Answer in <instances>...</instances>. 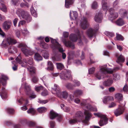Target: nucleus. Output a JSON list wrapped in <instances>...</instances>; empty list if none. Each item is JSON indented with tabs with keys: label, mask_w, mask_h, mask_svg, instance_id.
<instances>
[{
	"label": "nucleus",
	"mask_w": 128,
	"mask_h": 128,
	"mask_svg": "<svg viewBox=\"0 0 128 128\" xmlns=\"http://www.w3.org/2000/svg\"><path fill=\"white\" fill-rule=\"evenodd\" d=\"M106 66L105 65L104 67L101 68L100 71L96 73V76L98 79H101L102 77V76L103 78H104L105 77L103 76L104 74H105L106 76L108 77L107 75L106 74H112L113 73V71L111 69L106 68Z\"/></svg>",
	"instance_id": "nucleus-1"
},
{
	"label": "nucleus",
	"mask_w": 128,
	"mask_h": 128,
	"mask_svg": "<svg viewBox=\"0 0 128 128\" xmlns=\"http://www.w3.org/2000/svg\"><path fill=\"white\" fill-rule=\"evenodd\" d=\"M51 88L52 91L55 92L57 96L61 98H66L68 97V92L66 91L63 92H61L59 86L55 84L53 87H50L49 88Z\"/></svg>",
	"instance_id": "nucleus-2"
},
{
	"label": "nucleus",
	"mask_w": 128,
	"mask_h": 128,
	"mask_svg": "<svg viewBox=\"0 0 128 128\" xmlns=\"http://www.w3.org/2000/svg\"><path fill=\"white\" fill-rule=\"evenodd\" d=\"M83 117L81 112H78L76 113L74 118L70 120L69 121V123L70 124H74L76 122L78 121L79 122L82 120Z\"/></svg>",
	"instance_id": "nucleus-3"
},
{
	"label": "nucleus",
	"mask_w": 128,
	"mask_h": 128,
	"mask_svg": "<svg viewBox=\"0 0 128 128\" xmlns=\"http://www.w3.org/2000/svg\"><path fill=\"white\" fill-rule=\"evenodd\" d=\"M94 114L100 118L98 123L100 126H102L108 123V119L105 115L100 113H95Z\"/></svg>",
	"instance_id": "nucleus-4"
},
{
	"label": "nucleus",
	"mask_w": 128,
	"mask_h": 128,
	"mask_svg": "<svg viewBox=\"0 0 128 128\" xmlns=\"http://www.w3.org/2000/svg\"><path fill=\"white\" fill-rule=\"evenodd\" d=\"M123 104H121L120 102V105H118V108L114 110V113L115 115L117 116L122 114L124 112V106H125V103L124 102L122 101Z\"/></svg>",
	"instance_id": "nucleus-5"
},
{
	"label": "nucleus",
	"mask_w": 128,
	"mask_h": 128,
	"mask_svg": "<svg viewBox=\"0 0 128 128\" xmlns=\"http://www.w3.org/2000/svg\"><path fill=\"white\" fill-rule=\"evenodd\" d=\"M86 100H84L83 102H81L80 105L84 107V108H86L88 110L96 112L97 109L95 107H92L90 104L86 102Z\"/></svg>",
	"instance_id": "nucleus-6"
},
{
	"label": "nucleus",
	"mask_w": 128,
	"mask_h": 128,
	"mask_svg": "<svg viewBox=\"0 0 128 128\" xmlns=\"http://www.w3.org/2000/svg\"><path fill=\"white\" fill-rule=\"evenodd\" d=\"M60 76L62 79H68L72 78L71 72L67 70H64L60 73Z\"/></svg>",
	"instance_id": "nucleus-7"
},
{
	"label": "nucleus",
	"mask_w": 128,
	"mask_h": 128,
	"mask_svg": "<svg viewBox=\"0 0 128 128\" xmlns=\"http://www.w3.org/2000/svg\"><path fill=\"white\" fill-rule=\"evenodd\" d=\"M94 30L92 28H90L86 32V34L90 38H92L94 35L95 33V32L98 29V24H96V27H94Z\"/></svg>",
	"instance_id": "nucleus-8"
},
{
	"label": "nucleus",
	"mask_w": 128,
	"mask_h": 128,
	"mask_svg": "<svg viewBox=\"0 0 128 128\" xmlns=\"http://www.w3.org/2000/svg\"><path fill=\"white\" fill-rule=\"evenodd\" d=\"M25 88L26 90V94L29 96V98L30 99L34 98L36 97V95L34 92L31 90L30 86V85H26V84Z\"/></svg>",
	"instance_id": "nucleus-9"
},
{
	"label": "nucleus",
	"mask_w": 128,
	"mask_h": 128,
	"mask_svg": "<svg viewBox=\"0 0 128 128\" xmlns=\"http://www.w3.org/2000/svg\"><path fill=\"white\" fill-rule=\"evenodd\" d=\"M84 114L85 116V119L82 120V122L87 125L89 121L90 120L92 116L91 114L88 112L87 110H85L84 112Z\"/></svg>",
	"instance_id": "nucleus-10"
},
{
	"label": "nucleus",
	"mask_w": 128,
	"mask_h": 128,
	"mask_svg": "<svg viewBox=\"0 0 128 128\" xmlns=\"http://www.w3.org/2000/svg\"><path fill=\"white\" fill-rule=\"evenodd\" d=\"M82 17L80 24L81 27L84 30L89 26V24L85 16H82Z\"/></svg>",
	"instance_id": "nucleus-11"
},
{
	"label": "nucleus",
	"mask_w": 128,
	"mask_h": 128,
	"mask_svg": "<svg viewBox=\"0 0 128 128\" xmlns=\"http://www.w3.org/2000/svg\"><path fill=\"white\" fill-rule=\"evenodd\" d=\"M16 14L18 16H29L28 12L21 9H17Z\"/></svg>",
	"instance_id": "nucleus-12"
},
{
	"label": "nucleus",
	"mask_w": 128,
	"mask_h": 128,
	"mask_svg": "<svg viewBox=\"0 0 128 128\" xmlns=\"http://www.w3.org/2000/svg\"><path fill=\"white\" fill-rule=\"evenodd\" d=\"M21 50L24 54L26 56H31L34 53V52L32 50H28L24 48H22Z\"/></svg>",
	"instance_id": "nucleus-13"
},
{
	"label": "nucleus",
	"mask_w": 128,
	"mask_h": 128,
	"mask_svg": "<svg viewBox=\"0 0 128 128\" xmlns=\"http://www.w3.org/2000/svg\"><path fill=\"white\" fill-rule=\"evenodd\" d=\"M1 77L0 78V82L3 86L6 85V80L8 79V77L6 75L4 74H2Z\"/></svg>",
	"instance_id": "nucleus-14"
},
{
	"label": "nucleus",
	"mask_w": 128,
	"mask_h": 128,
	"mask_svg": "<svg viewBox=\"0 0 128 128\" xmlns=\"http://www.w3.org/2000/svg\"><path fill=\"white\" fill-rule=\"evenodd\" d=\"M62 41L65 46L67 47H70L72 49L74 48V44L68 40L64 39Z\"/></svg>",
	"instance_id": "nucleus-15"
},
{
	"label": "nucleus",
	"mask_w": 128,
	"mask_h": 128,
	"mask_svg": "<svg viewBox=\"0 0 128 128\" xmlns=\"http://www.w3.org/2000/svg\"><path fill=\"white\" fill-rule=\"evenodd\" d=\"M12 24L11 21H5L3 24V28L5 30H8L10 28Z\"/></svg>",
	"instance_id": "nucleus-16"
},
{
	"label": "nucleus",
	"mask_w": 128,
	"mask_h": 128,
	"mask_svg": "<svg viewBox=\"0 0 128 128\" xmlns=\"http://www.w3.org/2000/svg\"><path fill=\"white\" fill-rule=\"evenodd\" d=\"M21 55L20 54L16 58V62L21 64V66L23 67H27V65L25 64L22 62V60Z\"/></svg>",
	"instance_id": "nucleus-17"
},
{
	"label": "nucleus",
	"mask_w": 128,
	"mask_h": 128,
	"mask_svg": "<svg viewBox=\"0 0 128 128\" xmlns=\"http://www.w3.org/2000/svg\"><path fill=\"white\" fill-rule=\"evenodd\" d=\"M8 50L10 53H14L18 52L17 48L13 46H11L9 47L8 49Z\"/></svg>",
	"instance_id": "nucleus-18"
},
{
	"label": "nucleus",
	"mask_w": 128,
	"mask_h": 128,
	"mask_svg": "<svg viewBox=\"0 0 128 128\" xmlns=\"http://www.w3.org/2000/svg\"><path fill=\"white\" fill-rule=\"evenodd\" d=\"M28 66L27 65V69L28 70L30 73L32 75L33 74L34 75L36 74V69L35 67L33 66H29L28 67Z\"/></svg>",
	"instance_id": "nucleus-19"
},
{
	"label": "nucleus",
	"mask_w": 128,
	"mask_h": 128,
	"mask_svg": "<svg viewBox=\"0 0 128 128\" xmlns=\"http://www.w3.org/2000/svg\"><path fill=\"white\" fill-rule=\"evenodd\" d=\"M112 82L113 81L112 78H110L107 80L104 81L103 83V84L106 86H109L112 84Z\"/></svg>",
	"instance_id": "nucleus-20"
},
{
	"label": "nucleus",
	"mask_w": 128,
	"mask_h": 128,
	"mask_svg": "<svg viewBox=\"0 0 128 128\" xmlns=\"http://www.w3.org/2000/svg\"><path fill=\"white\" fill-rule=\"evenodd\" d=\"M114 98L112 96H106L102 99V101L104 104H106L107 102L110 100H113Z\"/></svg>",
	"instance_id": "nucleus-21"
},
{
	"label": "nucleus",
	"mask_w": 128,
	"mask_h": 128,
	"mask_svg": "<svg viewBox=\"0 0 128 128\" xmlns=\"http://www.w3.org/2000/svg\"><path fill=\"white\" fill-rule=\"evenodd\" d=\"M58 115V114L54 112L53 110H51L50 112V118L53 120Z\"/></svg>",
	"instance_id": "nucleus-22"
},
{
	"label": "nucleus",
	"mask_w": 128,
	"mask_h": 128,
	"mask_svg": "<svg viewBox=\"0 0 128 128\" xmlns=\"http://www.w3.org/2000/svg\"><path fill=\"white\" fill-rule=\"evenodd\" d=\"M124 60L125 59L124 58V56L122 54H121L118 57L117 60H116V61L121 66L122 65L121 62H124Z\"/></svg>",
	"instance_id": "nucleus-23"
},
{
	"label": "nucleus",
	"mask_w": 128,
	"mask_h": 128,
	"mask_svg": "<svg viewBox=\"0 0 128 128\" xmlns=\"http://www.w3.org/2000/svg\"><path fill=\"white\" fill-rule=\"evenodd\" d=\"M115 22L117 25L119 26H122L125 24L124 20L121 18H119Z\"/></svg>",
	"instance_id": "nucleus-24"
},
{
	"label": "nucleus",
	"mask_w": 128,
	"mask_h": 128,
	"mask_svg": "<svg viewBox=\"0 0 128 128\" xmlns=\"http://www.w3.org/2000/svg\"><path fill=\"white\" fill-rule=\"evenodd\" d=\"M9 45V42L8 41L7 38L6 40H4L2 41L0 46L2 48H7Z\"/></svg>",
	"instance_id": "nucleus-25"
},
{
	"label": "nucleus",
	"mask_w": 128,
	"mask_h": 128,
	"mask_svg": "<svg viewBox=\"0 0 128 128\" xmlns=\"http://www.w3.org/2000/svg\"><path fill=\"white\" fill-rule=\"evenodd\" d=\"M107 0H102L101 4L102 5V8L104 10H107L108 6L107 5Z\"/></svg>",
	"instance_id": "nucleus-26"
},
{
	"label": "nucleus",
	"mask_w": 128,
	"mask_h": 128,
	"mask_svg": "<svg viewBox=\"0 0 128 128\" xmlns=\"http://www.w3.org/2000/svg\"><path fill=\"white\" fill-rule=\"evenodd\" d=\"M23 61L26 64L28 63L30 65H32L33 64V60L32 58L30 57L27 60L26 59H24Z\"/></svg>",
	"instance_id": "nucleus-27"
},
{
	"label": "nucleus",
	"mask_w": 128,
	"mask_h": 128,
	"mask_svg": "<svg viewBox=\"0 0 128 128\" xmlns=\"http://www.w3.org/2000/svg\"><path fill=\"white\" fill-rule=\"evenodd\" d=\"M74 0H65V6L66 8H69L73 3Z\"/></svg>",
	"instance_id": "nucleus-28"
},
{
	"label": "nucleus",
	"mask_w": 128,
	"mask_h": 128,
	"mask_svg": "<svg viewBox=\"0 0 128 128\" xmlns=\"http://www.w3.org/2000/svg\"><path fill=\"white\" fill-rule=\"evenodd\" d=\"M70 40L73 42H76L78 39L77 36L75 34H71L69 36Z\"/></svg>",
	"instance_id": "nucleus-29"
},
{
	"label": "nucleus",
	"mask_w": 128,
	"mask_h": 128,
	"mask_svg": "<svg viewBox=\"0 0 128 128\" xmlns=\"http://www.w3.org/2000/svg\"><path fill=\"white\" fill-rule=\"evenodd\" d=\"M119 13L120 15L126 16L128 15V12L126 10L122 9L119 10Z\"/></svg>",
	"instance_id": "nucleus-30"
},
{
	"label": "nucleus",
	"mask_w": 128,
	"mask_h": 128,
	"mask_svg": "<svg viewBox=\"0 0 128 128\" xmlns=\"http://www.w3.org/2000/svg\"><path fill=\"white\" fill-rule=\"evenodd\" d=\"M40 46L43 48L44 49H47L48 48V45L44 41H40Z\"/></svg>",
	"instance_id": "nucleus-31"
},
{
	"label": "nucleus",
	"mask_w": 128,
	"mask_h": 128,
	"mask_svg": "<svg viewBox=\"0 0 128 128\" xmlns=\"http://www.w3.org/2000/svg\"><path fill=\"white\" fill-rule=\"evenodd\" d=\"M8 41L9 42L10 44H14L17 43V41L14 39L12 38H7Z\"/></svg>",
	"instance_id": "nucleus-32"
},
{
	"label": "nucleus",
	"mask_w": 128,
	"mask_h": 128,
	"mask_svg": "<svg viewBox=\"0 0 128 128\" xmlns=\"http://www.w3.org/2000/svg\"><path fill=\"white\" fill-rule=\"evenodd\" d=\"M47 62L48 69L51 70H52L54 69V66L52 62L51 61H48Z\"/></svg>",
	"instance_id": "nucleus-33"
},
{
	"label": "nucleus",
	"mask_w": 128,
	"mask_h": 128,
	"mask_svg": "<svg viewBox=\"0 0 128 128\" xmlns=\"http://www.w3.org/2000/svg\"><path fill=\"white\" fill-rule=\"evenodd\" d=\"M34 59L37 61L41 60H42V57L38 53H36L34 54Z\"/></svg>",
	"instance_id": "nucleus-34"
},
{
	"label": "nucleus",
	"mask_w": 128,
	"mask_h": 128,
	"mask_svg": "<svg viewBox=\"0 0 128 128\" xmlns=\"http://www.w3.org/2000/svg\"><path fill=\"white\" fill-rule=\"evenodd\" d=\"M12 68L13 70L14 71L18 69V64L15 61H12Z\"/></svg>",
	"instance_id": "nucleus-35"
},
{
	"label": "nucleus",
	"mask_w": 128,
	"mask_h": 128,
	"mask_svg": "<svg viewBox=\"0 0 128 128\" xmlns=\"http://www.w3.org/2000/svg\"><path fill=\"white\" fill-rule=\"evenodd\" d=\"M0 9L4 12H6L7 10V8L3 2L0 3Z\"/></svg>",
	"instance_id": "nucleus-36"
},
{
	"label": "nucleus",
	"mask_w": 128,
	"mask_h": 128,
	"mask_svg": "<svg viewBox=\"0 0 128 128\" xmlns=\"http://www.w3.org/2000/svg\"><path fill=\"white\" fill-rule=\"evenodd\" d=\"M30 9L31 14L32 16H36L37 15L36 12L34 9L33 6L31 7Z\"/></svg>",
	"instance_id": "nucleus-37"
},
{
	"label": "nucleus",
	"mask_w": 128,
	"mask_h": 128,
	"mask_svg": "<svg viewBox=\"0 0 128 128\" xmlns=\"http://www.w3.org/2000/svg\"><path fill=\"white\" fill-rule=\"evenodd\" d=\"M109 12L111 15L113 16H118V13L114 12V10L112 8H111L109 9Z\"/></svg>",
	"instance_id": "nucleus-38"
},
{
	"label": "nucleus",
	"mask_w": 128,
	"mask_h": 128,
	"mask_svg": "<svg viewBox=\"0 0 128 128\" xmlns=\"http://www.w3.org/2000/svg\"><path fill=\"white\" fill-rule=\"evenodd\" d=\"M116 35V38L117 40L123 41L124 40V38L121 35L117 33Z\"/></svg>",
	"instance_id": "nucleus-39"
},
{
	"label": "nucleus",
	"mask_w": 128,
	"mask_h": 128,
	"mask_svg": "<svg viewBox=\"0 0 128 128\" xmlns=\"http://www.w3.org/2000/svg\"><path fill=\"white\" fill-rule=\"evenodd\" d=\"M20 0H11V4L14 6L18 5L20 3Z\"/></svg>",
	"instance_id": "nucleus-40"
},
{
	"label": "nucleus",
	"mask_w": 128,
	"mask_h": 128,
	"mask_svg": "<svg viewBox=\"0 0 128 128\" xmlns=\"http://www.w3.org/2000/svg\"><path fill=\"white\" fill-rule=\"evenodd\" d=\"M115 98L116 99L119 101H121L122 99L123 96L121 94L117 93L116 94Z\"/></svg>",
	"instance_id": "nucleus-41"
},
{
	"label": "nucleus",
	"mask_w": 128,
	"mask_h": 128,
	"mask_svg": "<svg viewBox=\"0 0 128 128\" xmlns=\"http://www.w3.org/2000/svg\"><path fill=\"white\" fill-rule=\"evenodd\" d=\"M46 108L45 107H42L38 108L37 110L39 112L43 113L46 112Z\"/></svg>",
	"instance_id": "nucleus-42"
},
{
	"label": "nucleus",
	"mask_w": 128,
	"mask_h": 128,
	"mask_svg": "<svg viewBox=\"0 0 128 128\" xmlns=\"http://www.w3.org/2000/svg\"><path fill=\"white\" fill-rule=\"evenodd\" d=\"M27 112L28 114H31L34 115L35 114L36 111L33 108H30L27 111Z\"/></svg>",
	"instance_id": "nucleus-43"
},
{
	"label": "nucleus",
	"mask_w": 128,
	"mask_h": 128,
	"mask_svg": "<svg viewBox=\"0 0 128 128\" xmlns=\"http://www.w3.org/2000/svg\"><path fill=\"white\" fill-rule=\"evenodd\" d=\"M20 6L21 8H25V7H26L27 8H28L30 7V5L26 2H25V3L22 2L20 4Z\"/></svg>",
	"instance_id": "nucleus-44"
},
{
	"label": "nucleus",
	"mask_w": 128,
	"mask_h": 128,
	"mask_svg": "<svg viewBox=\"0 0 128 128\" xmlns=\"http://www.w3.org/2000/svg\"><path fill=\"white\" fill-rule=\"evenodd\" d=\"M50 40L51 43L53 44L55 48L59 44L58 42L55 39H53V38H51Z\"/></svg>",
	"instance_id": "nucleus-45"
},
{
	"label": "nucleus",
	"mask_w": 128,
	"mask_h": 128,
	"mask_svg": "<svg viewBox=\"0 0 128 128\" xmlns=\"http://www.w3.org/2000/svg\"><path fill=\"white\" fill-rule=\"evenodd\" d=\"M55 48L58 49L59 52L62 53L64 51L63 48L61 47V45L59 44Z\"/></svg>",
	"instance_id": "nucleus-46"
},
{
	"label": "nucleus",
	"mask_w": 128,
	"mask_h": 128,
	"mask_svg": "<svg viewBox=\"0 0 128 128\" xmlns=\"http://www.w3.org/2000/svg\"><path fill=\"white\" fill-rule=\"evenodd\" d=\"M102 18V16H94L95 21L97 22L100 23Z\"/></svg>",
	"instance_id": "nucleus-47"
},
{
	"label": "nucleus",
	"mask_w": 128,
	"mask_h": 128,
	"mask_svg": "<svg viewBox=\"0 0 128 128\" xmlns=\"http://www.w3.org/2000/svg\"><path fill=\"white\" fill-rule=\"evenodd\" d=\"M69 97L71 100H74V102L76 103H79L80 102V100L78 98H76L74 100V98H74L73 96H72L71 95H70Z\"/></svg>",
	"instance_id": "nucleus-48"
},
{
	"label": "nucleus",
	"mask_w": 128,
	"mask_h": 128,
	"mask_svg": "<svg viewBox=\"0 0 128 128\" xmlns=\"http://www.w3.org/2000/svg\"><path fill=\"white\" fill-rule=\"evenodd\" d=\"M119 1V0H116L114 2L113 7L114 9L116 10L119 8V7L117 5Z\"/></svg>",
	"instance_id": "nucleus-49"
},
{
	"label": "nucleus",
	"mask_w": 128,
	"mask_h": 128,
	"mask_svg": "<svg viewBox=\"0 0 128 128\" xmlns=\"http://www.w3.org/2000/svg\"><path fill=\"white\" fill-rule=\"evenodd\" d=\"M56 65L57 68L60 70H62L64 68V65L61 63H56Z\"/></svg>",
	"instance_id": "nucleus-50"
},
{
	"label": "nucleus",
	"mask_w": 128,
	"mask_h": 128,
	"mask_svg": "<svg viewBox=\"0 0 128 128\" xmlns=\"http://www.w3.org/2000/svg\"><path fill=\"white\" fill-rule=\"evenodd\" d=\"M69 56H68V60H70L72 58L71 56L73 57L74 55V52L73 51H70L68 53Z\"/></svg>",
	"instance_id": "nucleus-51"
},
{
	"label": "nucleus",
	"mask_w": 128,
	"mask_h": 128,
	"mask_svg": "<svg viewBox=\"0 0 128 128\" xmlns=\"http://www.w3.org/2000/svg\"><path fill=\"white\" fill-rule=\"evenodd\" d=\"M82 94V90H76L74 92V94L76 95H80Z\"/></svg>",
	"instance_id": "nucleus-52"
},
{
	"label": "nucleus",
	"mask_w": 128,
	"mask_h": 128,
	"mask_svg": "<svg viewBox=\"0 0 128 128\" xmlns=\"http://www.w3.org/2000/svg\"><path fill=\"white\" fill-rule=\"evenodd\" d=\"M6 111L9 114H12L14 112V110L11 108H8L6 109Z\"/></svg>",
	"instance_id": "nucleus-53"
},
{
	"label": "nucleus",
	"mask_w": 128,
	"mask_h": 128,
	"mask_svg": "<svg viewBox=\"0 0 128 128\" xmlns=\"http://www.w3.org/2000/svg\"><path fill=\"white\" fill-rule=\"evenodd\" d=\"M104 34L107 36H108L109 37H112L114 36V34L113 33L107 31L104 32Z\"/></svg>",
	"instance_id": "nucleus-54"
},
{
	"label": "nucleus",
	"mask_w": 128,
	"mask_h": 128,
	"mask_svg": "<svg viewBox=\"0 0 128 128\" xmlns=\"http://www.w3.org/2000/svg\"><path fill=\"white\" fill-rule=\"evenodd\" d=\"M42 55L44 58L45 59L48 58V52L44 51L42 52Z\"/></svg>",
	"instance_id": "nucleus-55"
},
{
	"label": "nucleus",
	"mask_w": 128,
	"mask_h": 128,
	"mask_svg": "<svg viewBox=\"0 0 128 128\" xmlns=\"http://www.w3.org/2000/svg\"><path fill=\"white\" fill-rule=\"evenodd\" d=\"M98 4L97 2L95 1L93 2L91 5L92 8L93 9H96L97 8Z\"/></svg>",
	"instance_id": "nucleus-56"
},
{
	"label": "nucleus",
	"mask_w": 128,
	"mask_h": 128,
	"mask_svg": "<svg viewBox=\"0 0 128 128\" xmlns=\"http://www.w3.org/2000/svg\"><path fill=\"white\" fill-rule=\"evenodd\" d=\"M35 89L36 91L39 92L42 90L43 89V87L42 86H35Z\"/></svg>",
	"instance_id": "nucleus-57"
},
{
	"label": "nucleus",
	"mask_w": 128,
	"mask_h": 128,
	"mask_svg": "<svg viewBox=\"0 0 128 128\" xmlns=\"http://www.w3.org/2000/svg\"><path fill=\"white\" fill-rule=\"evenodd\" d=\"M69 15L70 16H78V14L77 12L76 11H70Z\"/></svg>",
	"instance_id": "nucleus-58"
},
{
	"label": "nucleus",
	"mask_w": 128,
	"mask_h": 128,
	"mask_svg": "<svg viewBox=\"0 0 128 128\" xmlns=\"http://www.w3.org/2000/svg\"><path fill=\"white\" fill-rule=\"evenodd\" d=\"M48 100H42L40 99L38 100V102L40 104H45L48 102Z\"/></svg>",
	"instance_id": "nucleus-59"
},
{
	"label": "nucleus",
	"mask_w": 128,
	"mask_h": 128,
	"mask_svg": "<svg viewBox=\"0 0 128 128\" xmlns=\"http://www.w3.org/2000/svg\"><path fill=\"white\" fill-rule=\"evenodd\" d=\"M18 47L19 48L21 47L26 48L27 47V46L25 43L23 42L20 43L18 46Z\"/></svg>",
	"instance_id": "nucleus-60"
},
{
	"label": "nucleus",
	"mask_w": 128,
	"mask_h": 128,
	"mask_svg": "<svg viewBox=\"0 0 128 128\" xmlns=\"http://www.w3.org/2000/svg\"><path fill=\"white\" fill-rule=\"evenodd\" d=\"M26 124H27L30 127H32L36 126V124L34 122H29L26 123Z\"/></svg>",
	"instance_id": "nucleus-61"
},
{
	"label": "nucleus",
	"mask_w": 128,
	"mask_h": 128,
	"mask_svg": "<svg viewBox=\"0 0 128 128\" xmlns=\"http://www.w3.org/2000/svg\"><path fill=\"white\" fill-rule=\"evenodd\" d=\"M73 82L74 84V86H78L80 85V82L77 80H74L73 81Z\"/></svg>",
	"instance_id": "nucleus-62"
},
{
	"label": "nucleus",
	"mask_w": 128,
	"mask_h": 128,
	"mask_svg": "<svg viewBox=\"0 0 128 128\" xmlns=\"http://www.w3.org/2000/svg\"><path fill=\"white\" fill-rule=\"evenodd\" d=\"M22 18L25 19L28 22H30L32 19L31 16H22Z\"/></svg>",
	"instance_id": "nucleus-63"
},
{
	"label": "nucleus",
	"mask_w": 128,
	"mask_h": 128,
	"mask_svg": "<svg viewBox=\"0 0 128 128\" xmlns=\"http://www.w3.org/2000/svg\"><path fill=\"white\" fill-rule=\"evenodd\" d=\"M55 122L51 121L50 122V128H56L55 127Z\"/></svg>",
	"instance_id": "nucleus-64"
}]
</instances>
